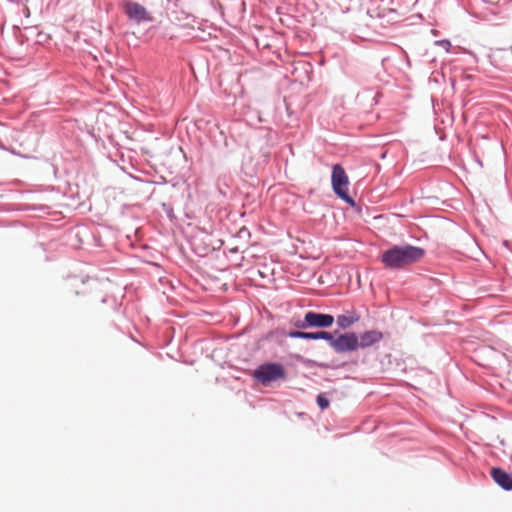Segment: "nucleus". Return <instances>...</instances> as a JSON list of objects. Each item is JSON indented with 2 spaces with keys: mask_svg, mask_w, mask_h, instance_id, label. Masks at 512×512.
I'll list each match as a JSON object with an SVG mask.
<instances>
[{
  "mask_svg": "<svg viewBox=\"0 0 512 512\" xmlns=\"http://www.w3.org/2000/svg\"><path fill=\"white\" fill-rule=\"evenodd\" d=\"M425 255L423 248L412 245H395L384 251L381 262L389 269H402L420 261Z\"/></svg>",
  "mask_w": 512,
  "mask_h": 512,
  "instance_id": "nucleus-1",
  "label": "nucleus"
},
{
  "mask_svg": "<svg viewBox=\"0 0 512 512\" xmlns=\"http://www.w3.org/2000/svg\"><path fill=\"white\" fill-rule=\"evenodd\" d=\"M331 180L334 192L347 203L353 204V199L348 194V176L341 165L333 166Z\"/></svg>",
  "mask_w": 512,
  "mask_h": 512,
  "instance_id": "nucleus-2",
  "label": "nucleus"
},
{
  "mask_svg": "<svg viewBox=\"0 0 512 512\" xmlns=\"http://www.w3.org/2000/svg\"><path fill=\"white\" fill-rule=\"evenodd\" d=\"M254 377L260 383L266 385L272 381L285 378V370L282 365L278 363H268L259 366L254 371Z\"/></svg>",
  "mask_w": 512,
  "mask_h": 512,
  "instance_id": "nucleus-3",
  "label": "nucleus"
},
{
  "mask_svg": "<svg viewBox=\"0 0 512 512\" xmlns=\"http://www.w3.org/2000/svg\"><path fill=\"white\" fill-rule=\"evenodd\" d=\"M334 323V317L330 314H322L309 311L305 314L303 322L297 323L299 328L319 327L328 328Z\"/></svg>",
  "mask_w": 512,
  "mask_h": 512,
  "instance_id": "nucleus-4",
  "label": "nucleus"
},
{
  "mask_svg": "<svg viewBox=\"0 0 512 512\" xmlns=\"http://www.w3.org/2000/svg\"><path fill=\"white\" fill-rule=\"evenodd\" d=\"M330 345L338 353L354 351L358 349V336L355 333H345L338 338L332 336Z\"/></svg>",
  "mask_w": 512,
  "mask_h": 512,
  "instance_id": "nucleus-5",
  "label": "nucleus"
},
{
  "mask_svg": "<svg viewBox=\"0 0 512 512\" xmlns=\"http://www.w3.org/2000/svg\"><path fill=\"white\" fill-rule=\"evenodd\" d=\"M125 12L128 17L135 22L148 21L151 18L149 17L147 10L144 6L135 3V2H126L124 4Z\"/></svg>",
  "mask_w": 512,
  "mask_h": 512,
  "instance_id": "nucleus-6",
  "label": "nucleus"
},
{
  "mask_svg": "<svg viewBox=\"0 0 512 512\" xmlns=\"http://www.w3.org/2000/svg\"><path fill=\"white\" fill-rule=\"evenodd\" d=\"M383 338V334L380 331L371 330L362 333L358 336V348H367L370 347Z\"/></svg>",
  "mask_w": 512,
  "mask_h": 512,
  "instance_id": "nucleus-7",
  "label": "nucleus"
},
{
  "mask_svg": "<svg viewBox=\"0 0 512 512\" xmlns=\"http://www.w3.org/2000/svg\"><path fill=\"white\" fill-rule=\"evenodd\" d=\"M491 476L493 480L503 489L511 490L512 489V475L508 474L501 468H493L491 470Z\"/></svg>",
  "mask_w": 512,
  "mask_h": 512,
  "instance_id": "nucleus-8",
  "label": "nucleus"
},
{
  "mask_svg": "<svg viewBox=\"0 0 512 512\" xmlns=\"http://www.w3.org/2000/svg\"><path fill=\"white\" fill-rule=\"evenodd\" d=\"M290 337L292 338H300L306 340H319L324 339L330 342L332 340V334L326 331H318V332H302V331H292L290 332Z\"/></svg>",
  "mask_w": 512,
  "mask_h": 512,
  "instance_id": "nucleus-9",
  "label": "nucleus"
},
{
  "mask_svg": "<svg viewBox=\"0 0 512 512\" xmlns=\"http://www.w3.org/2000/svg\"><path fill=\"white\" fill-rule=\"evenodd\" d=\"M367 13L371 18H377V19H384L385 17H389V19L386 20V23H391V20L394 17H390L396 14V11L394 9L390 8H381L380 6H372L367 8Z\"/></svg>",
  "mask_w": 512,
  "mask_h": 512,
  "instance_id": "nucleus-10",
  "label": "nucleus"
},
{
  "mask_svg": "<svg viewBox=\"0 0 512 512\" xmlns=\"http://www.w3.org/2000/svg\"><path fill=\"white\" fill-rule=\"evenodd\" d=\"M359 319L360 316L356 312H351L348 314L339 315L337 317V324L340 328L346 329L354 323L358 322Z\"/></svg>",
  "mask_w": 512,
  "mask_h": 512,
  "instance_id": "nucleus-11",
  "label": "nucleus"
},
{
  "mask_svg": "<svg viewBox=\"0 0 512 512\" xmlns=\"http://www.w3.org/2000/svg\"><path fill=\"white\" fill-rule=\"evenodd\" d=\"M317 403L322 410L328 408L330 404L329 400L323 394L317 396Z\"/></svg>",
  "mask_w": 512,
  "mask_h": 512,
  "instance_id": "nucleus-12",
  "label": "nucleus"
},
{
  "mask_svg": "<svg viewBox=\"0 0 512 512\" xmlns=\"http://www.w3.org/2000/svg\"><path fill=\"white\" fill-rule=\"evenodd\" d=\"M240 233H246V234H249L248 231L246 229H241Z\"/></svg>",
  "mask_w": 512,
  "mask_h": 512,
  "instance_id": "nucleus-13",
  "label": "nucleus"
}]
</instances>
